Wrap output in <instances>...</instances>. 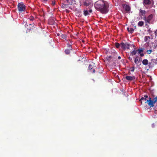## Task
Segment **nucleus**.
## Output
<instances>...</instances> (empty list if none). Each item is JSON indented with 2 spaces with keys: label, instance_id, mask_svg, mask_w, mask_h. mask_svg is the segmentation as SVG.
<instances>
[{
  "label": "nucleus",
  "instance_id": "nucleus-1",
  "mask_svg": "<svg viewBox=\"0 0 157 157\" xmlns=\"http://www.w3.org/2000/svg\"><path fill=\"white\" fill-rule=\"evenodd\" d=\"M94 6L95 9L102 13H106L109 11V5L107 1L99 0L95 3Z\"/></svg>",
  "mask_w": 157,
  "mask_h": 157
},
{
  "label": "nucleus",
  "instance_id": "nucleus-2",
  "mask_svg": "<svg viewBox=\"0 0 157 157\" xmlns=\"http://www.w3.org/2000/svg\"><path fill=\"white\" fill-rule=\"evenodd\" d=\"M144 100L146 101L145 103H148V104L150 107H153L154 106V104L157 101V97L156 96L154 98V100H152L151 98L149 97L148 99L147 100V98L148 97L147 95L144 96Z\"/></svg>",
  "mask_w": 157,
  "mask_h": 157
},
{
  "label": "nucleus",
  "instance_id": "nucleus-3",
  "mask_svg": "<svg viewBox=\"0 0 157 157\" xmlns=\"http://www.w3.org/2000/svg\"><path fill=\"white\" fill-rule=\"evenodd\" d=\"M17 7L18 11L21 12L24 11L25 9V6L22 2L18 3Z\"/></svg>",
  "mask_w": 157,
  "mask_h": 157
},
{
  "label": "nucleus",
  "instance_id": "nucleus-4",
  "mask_svg": "<svg viewBox=\"0 0 157 157\" xmlns=\"http://www.w3.org/2000/svg\"><path fill=\"white\" fill-rule=\"evenodd\" d=\"M157 64V61L156 59H151L148 62V66L149 68H152L155 65Z\"/></svg>",
  "mask_w": 157,
  "mask_h": 157
},
{
  "label": "nucleus",
  "instance_id": "nucleus-5",
  "mask_svg": "<svg viewBox=\"0 0 157 157\" xmlns=\"http://www.w3.org/2000/svg\"><path fill=\"white\" fill-rule=\"evenodd\" d=\"M153 18V15L152 14L150 15L147 17H145L143 19L145 21L146 23V25H147V23H149L150 22Z\"/></svg>",
  "mask_w": 157,
  "mask_h": 157
},
{
  "label": "nucleus",
  "instance_id": "nucleus-6",
  "mask_svg": "<svg viewBox=\"0 0 157 157\" xmlns=\"http://www.w3.org/2000/svg\"><path fill=\"white\" fill-rule=\"evenodd\" d=\"M130 45V44H128L127 43L124 44V43H121L120 44V47L121 48L123 49H129V47Z\"/></svg>",
  "mask_w": 157,
  "mask_h": 157
},
{
  "label": "nucleus",
  "instance_id": "nucleus-7",
  "mask_svg": "<svg viewBox=\"0 0 157 157\" xmlns=\"http://www.w3.org/2000/svg\"><path fill=\"white\" fill-rule=\"evenodd\" d=\"M80 2L81 4H82L84 6H92V4L91 3L88 1H80Z\"/></svg>",
  "mask_w": 157,
  "mask_h": 157
},
{
  "label": "nucleus",
  "instance_id": "nucleus-8",
  "mask_svg": "<svg viewBox=\"0 0 157 157\" xmlns=\"http://www.w3.org/2000/svg\"><path fill=\"white\" fill-rule=\"evenodd\" d=\"M94 63H92L90 64L88 67V69L89 70H90L91 72H92L93 73H95V70L94 68Z\"/></svg>",
  "mask_w": 157,
  "mask_h": 157
},
{
  "label": "nucleus",
  "instance_id": "nucleus-9",
  "mask_svg": "<svg viewBox=\"0 0 157 157\" xmlns=\"http://www.w3.org/2000/svg\"><path fill=\"white\" fill-rule=\"evenodd\" d=\"M92 12V10L91 9H89V11L87 10H84L83 11L84 14L85 16L89 15V13H91Z\"/></svg>",
  "mask_w": 157,
  "mask_h": 157
},
{
  "label": "nucleus",
  "instance_id": "nucleus-10",
  "mask_svg": "<svg viewBox=\"0 0 157 157\" xmlns=\"http://www.w3.org/2000/svg\"><path fill=\"white\" fill-rule=\"evenodd\" d=\"M125 78L128 81L134 80L135 79V77L134 76H127L125 77Z\"/></svg>",
  "mask_w": 157,
  "mask_h": 157
},
{
  "label": "nucleus",
  "instance_id": "nucleus-11",
  "mask_svg": "<svg viewBox=\"0 0 157 157\" xmlns=\"http://www.w3.org/2000/svg\"><path fill=\"white\" fill-rule=\"evenodd\" d=\"M146 12L145 10H143L141 9L140 10V12L139 13V15L140 16L144 15L146 13Z\"/></svg>",
  "mask_w": 157,
  "mask_h": 157
},
{
  "label": "nucleus",
  "instance_id": "nucleus-12",
  "mask_svg": "<svg viewBox=\"0 0 157 157\" xmlns=\"http://www.w3.org/2000/svg\"><path fill=\"white\" fill-rule=\"evenodd\" d=\"M137 50V52H138V53L140 54V55L141 56H144V54L142 53L143 51V49H138Z\"/></svg>",
  "mask_w": 157,
  "mask_h": 157
},
{
  "label": "nucleus",
  "instance_id": "nucleus-13",
  "mask_svg": "<svg viewBox=\"0 0 157 157\" xmlns=\"http://www.w3.org/2000/svg\"><path fill=\"white\" fill-rule=\"evenodd\" d=\"M148 61L147 59H144L142 61V63L145 66L147 65H148Z\"/></svg>",
  "mask_w": 157,
  "mask_h": 157
},
{
  "label": "nucleus",
  "instance_id": "nucleus-14",
  "mask_svg": "<svg viewBox=\"0 0 157 157\" xmlns=\"http://www.w3.org/2000/svg\"><path fill=\"white\" fill-rule=\"evenodd\" d=\"M125 10L127 12H128L130 10V7L128 5H126L124 6Z\"/></svg>",
  "mask_w": 157,
  "mask_h": 157
},
{
  "label": "nucleus",
  "instance_id": "nucleus-15",
  "mask_svg": "<svg viewBox=\"0 0 157 157\" xmlns=\"http://www.w3.org/2000/svg\"><path fill=\"white\" fill-rule=\"evenodd\" d=\"M144 3L145 5H149L151 4V1L150 0H144Z\"/></svg>",
  "mask_w": 157,
  "mask_h": 157
},
{
  "label": "nucleus",
  "instance_id": "nucleus-16",
  "mask_svg": "<svg viewBox=\"0 0 157 157\" xmlns=\"http://www.w3.org/2000/svg\"><path fill=\"white\" fill-rule=\"evenodd\" d=\"M106 59L109 62H111L112 61V57L111 56H108L106 57Z\"/></svg>",
  "mask_w": 157,
  "mask_h": 157
},
{
  "label": "nucleus",
  "instance_id": "nucleus-17",
  "mask_svg": "<svg viewBox=\"0 0 157 157\" xmlns=\"http://www.w3.org/2000/svg\"><path fill=\"white\" fill-rule=\"evenodd\" d=\"M137 52V50H134L131 53V55L133 56L135 55Z\"/></svg>",
  "mask_w": 157,
  "mask_h": 157
},
{
  "label": "nucleus",
  "instance_id": "nucleus-18",
  "mask_svg": "<svg viewBox=\"0 0 157 157\" xmlns=\"http://www.w3.org/2000/svg\"><path fill=\"white\" fill-rule=\"evenodd\" d=\"M144 24V22L143 21H140L138 23V25L139 26H142Z\"/></svg>",
  "mask_w": 157,
  "mask_h": 157
},
{
  "label": "nucleus",
  "instance_id": "nucleus-19",
  "mask_svg": "<svg viewBox=\"0 0 157 157\" xmlns=\"http://www.w3.org/2000/svg\"><path fill=\"white\" fill-rule=\"evenodd\" d=\"M72 50V48H69V49H67L65 51V52L66 54H68L70 52V50Z\"/></svg>",
  "mask_w": 157,
  "mask_h": 157
},
{
  "label": "nucleus",
  "instance_id": "nucleus-20",
  "mask_svg": "<svg viewBox=\"0 0 157 157\" xmlns=\"http://www.w3.org/2000/svg\"><path fill=\"white\" fill-rule=\"evenodd\" d=\"M135 63L136 64H138L139 63L138 59L137 58H136L134 59Z\"/></svg>",
  "mask_w": 157,
  "mask_h": 157
},
{
  "label": "nucleus",
  "instance_id": "nucleus-21",
  "mask_svg": "<svg viewBox=\"0 0 157 157\" xmlns=\"http://www.w3.org/2000/svg\"><path fill=\"white\" fill-rule=\"evenodd\" d=\"M134 31V29L132 28H130V30H128V32L130 33H132Z\"/></svg>",
  "mask_w": 157,
  "mask_h": 157
},
{
  "label": "nucleus",
  "instance_id": "nucleus-22",
  "mask_svg": "<svg viewBox=\"0 0 157 157\" xmlns=\"http://www.w3.org/2000/svg\"><path fill=\"white\" fill-rule=\"evenodd\" d=\"M150 39V37L149 36H146L145 37V38H144V41L145 42H147V40L148 39Z\"/></svg>",
  "mask_w": 157,
  "mask_h": 157
},
{
  "label": "nucleus",
  "instance_id": "nucleus-23",
  "mask_svg": "<svg viewBox=\"0 0 157 157\" xmlns=\"http://www.w3.org/2000/svg\"><path fill=\"white\" fill-rule=\"evenodd\" d=\"M152 50H147L146 51L147 52L148 54H150L152 52Z\"/></svg>",
  "mask_w": 157,
  "mask_h": 157
},
{
  "label": "nucleus",
  "instance_id": "nucleus-24",
  "mask_svg": "<svg viewBox=\"0 0 157 157\" xmlns=\"http://www.w3.org/2000/svg\"><path fill=\"white\" fill-rule=\"evenodd\" d=\"M115 46L116 48H119L120 46V44L118 43H116L115 44Z\"/></svg>",
  "mask_w": 157,
  "mask_h": 157
},
{
  "label": "nucleus",
  "instance_id": "nucleus-25",
  "mask_svg": "<svg viewBox=\"0 0 157 157\" xmlns=\"http://www.w3.org/2000/svg\"><path fill=\"white\" fill-rule=\"evenodd\" d=\"M29 19L30 21H33L34 19V18L33 16H31L30 17Z\"/></svg>",
  "mask_w": 157,
  "mask_h": 157
},
{
  "label": "nucleus",
  "instance_id": "nucleus-26",
  "mask_svg": "<svg viewBox=\"0 0 157 157\" xmlns=\"http://www.w3.org/2000/svg\"><path fill=\"white\" fill-rule=\"evenodd\" d=\"M75 1V0H69V3L70 4H72V3L73 2V1Z\"/></svg>",
  "mask_w": 157,
  "mask_h": 157
},
{
  "label": "nucleus",
  "instance_id": "nucleus-27",
  "mask_svg": "<svg viewBox=\"0 0 157 157\" xmlns=\"http://www.w3.org/2000/svg\"><path fill=\"white\" fill-rule=\"evenodd\" d=\"M144 97H142L141 98L140 100V101H141V103H142V101H141L142 100H144Z\"/></svg>",
  "mask_w": 157,
  "mask_h": 157
},
{
  "label": "nucleus",
  "instance_id": "nucleus-28",
  "mask_svg": "<svg viewBox=\"0 0 157 157\" xmlns=\"http://www.w3.org/2000/svg\"><path fill=\"white\" fill-rule=\"evenodd\" d=\"M131 71L132 72H133L134 71V69H135V68H134V67H132L131 68Z\"/></svg>",
  "mask_w": 157,
  "mask_h": 157
},
{
  "label": "nucleus",
  "instance_id": "nucleus-29",
  "mask_svg": "<svg viewBox=\"0 0 157 157\" xmlns=\"http://www.w3.org/2000/svg\"><path fill=\"white\" fill-rule=\"evenodd\" d=\"M67 45L68 47L69 48H72L71 45L70 44H67Z\"/></svg>",
  "mask_w": 157,
  "mask_h": 157
},
{
  "label": "nucleus",
  "instance_id": "nucleus-30",
  "mask_svg": "<svg viewBox=\"0 0 157 157\" xmlns=\"http://www.w3.org/2000/svg\"><path fill=\"white\" fill-rule=\"evenodd\" d=\"M155 36H157V29H156L155 30Z\"/></svg>",
  "mask_w": 157,
  "mask_h": 157
},
{
  "label": "nucleus",
  "instance_id": "nucleus-31",
  "mask_svg": "<svg viewBox=\"0 0 157 157\" xmlns=\"http://www.w3.org/2000/svg\"><path fill=\"white\" fill-rule=\"evenodd\" d=\"M42 2H44L46 3L47 1H48V0H42Z\"/></svg>",
  "mask_w": 157,
  "mask_h": 157
},
{
  "label": "nucleus",
  "instance_id": "nucleus-32",
  "mask_svg": "<svg viewBox=\"0 0 157 157\" xmlns=\"http://www.w3.org/2000/svg\"><path fill=\"white\" fill-rule=\"evenodd\" d=\"M55 4V2H54L53 1H52V5H54Z\"/></svg>",
  "mask_w": 157,
  "mask_h": 157
},
{
  "label": "nucleus",
  "instance_id": "nucleus-33",
  "mask_svg": "<svg viewBox=\"0 0 157 157\" xmlns=\"http://www.w3.org/2000/svg\"><path fill=\"white\" fill-rule=\"evenodd\" d=\"M118 59H121V57L120 56H119L118 57Z\"/></svg>",
  "mask_w": 157,
  "mask_h": 157
},
{
  "label": "nucleus",
  "instance_id": "nucleus-34",
  "mask_svg": "<svg viewBox=\"0 0 157 157\" xmlns=\"http://www.w3.org/2000/svg\"><path fill=\"white\" fill-rule=\"evenodd\" d=\"M127 30L128 31V30L129 31L130 30V28H127Z\"/></svg>",
  "mask_w": 157,
  "mask_h": 157
},
{
  "label": "nucleus",
  "instance_id": "nucleus-35",
  "mask_svg": "<svg viewBox=\"0 0 157 157\" xmlns=\"http://www.w3.org/2000/svg\"><path fill=\"white\" fill-rule=\"evenodd\" d=\"M29 25H34V24H29Z\"/></svg>",
  "mask_w": 157,
  "mask_h": 157
},
{
  "label": "nucleus",
  "instance_id": "nucleus-36",
  "mask_svg": "<svg viewBox=\"0 0 157 157\" xmlns=\"http://www.w3.org/2000/svg\"><path fill=\"white\" fill-rule=\"evenodd\" d=\"M26 24L25 25V27H26Z\"/></svg>",
  "mask_w": 157,
  "mask_h": 157
}]
</instances>
